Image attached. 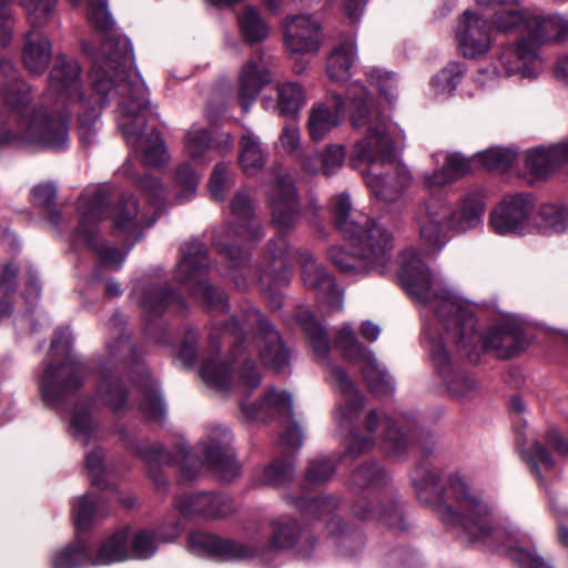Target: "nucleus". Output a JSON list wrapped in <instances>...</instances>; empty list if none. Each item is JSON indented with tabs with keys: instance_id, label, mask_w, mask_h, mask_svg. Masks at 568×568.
Returning a JSON list of instances; mask_svg holds the SVG:
<instances>
[{
	"instance_id": "f257e3e1",
	"label": "nucleus",
	"mask_w": 568,
	"mask_h": 568,
	"mask_svg": "<svg viewBox=\"0 0 568 568\" xmlns=\"http://www.w3.org/2000/svg\"><path fill=\"white\" fill-rule=\"evenodd\" d=\"M100 55L92 57L90 79L93 93L85 95L81 69L73 59L59 55L50 71L47 100L54 105H33L29 85L22 81L11 60H0V94L7 112L0 120V146L61 149L68 141L67 119L77 112L81 139H89L101 109L119 90L118 128L132 150L122 172L140 185L142 168V101L139 83H133L130 68L133 51L129 39L108 34L101 43Z\"/></svg>"
},
{
	"instance_id": "f03ea898",
	"label": "nucleus",
	"mask_w": 568,
	"mask_h": 568,
	"mask_svg": "<svg viewBox=\"0 0 568 568\" xmlns=\"http://www.w3.org/2000/svg\"><path fill=\"white\" fill-rule=\"evenodd\" d=\"M398 278L405 291L423 306V331L428 339L433 362L455 396H466L475 389L476 381L452 367L447 353L449 345H456L470 358L480 349L491 351L500 358H509L525 348L523 327L510 318L477 335L469 305L444 286L415 248H407L399 255Z\"/></svg>"
},
{
	"instance_id": "7ed1b4c3",
	"label": "nucleus",
	"mask_w": 568,
	"mask_h": 568,
	"mask_svg": "<svg viewBox=\"0 0 568 568\" xmlns=\"http://www.w3.org/2000/svg\"><path fill=\"white\" fill-rule=\"evenodd\" d=\"M210 337L212 343L221 337L232 345V368L216 354L209 355L200 369L201 378L209 387L224 392L234 386L241 396V414L247 422L292 416V397L284 390L271 387L256 400L250 402L246 398L261 383V375L252 359L253 354L276 372H283L288 364V351L278 332L264 315L250 306L242 312L241 321L232 318L221 328L219 335L212 333Z\"/></svg>"
},
{
	"instance_id": "20e7f679",
	"label": "nucleus",
	"mask_w": 568,
	"mask_h": 568,
	"mask_svg": "<svg viewBox=\"0 0 568 568\" xmlns=\"http://www.w3.org/2000/svg\"><path fill=\"white\" fill-rule=\"evenodd\" d=\"M410 479L418 499L433 505L442 523L459 528L469 541L506 545L511 559L520 568H552L536 550H526L517 545V531L496 527L491 507L460 477L450 476L448 485L444 486L437 471L418 466Z\"/></svg>"
},
{
	"instance_id": "39448f33",
	"label": "nucleus",
	"mask_w": 568,
	"mask_h": 568,
	"mask_svg": "<svg viewBox=\"0 0 568 568\" xmlns=\"http://www.w3.org/2000/svg\"><path fill=\"white\" fill-rule=\"evenodd\" d=\"M346 99L351 109L353 128L364 130V135L353 146L349 163L357 168L367 165L364 174L366 185L386 202L395 201L410 184L412 175L404 166H396L393 173L378 172L393 162V140L389 126L379 112L372 108L369 93L359 82L349 84Z\"/></svg>"
},
{
	"instance_id": "423d86ee",
	"label": "nucleus",
	"mask_w": 568,
	"mask_h": 568,
	"mask_svg": "<svg viewBox=\"0 0 568 568\" xmlns=\"http://www.w3.org/2000/svg\"><path fill=\"white\" fill-rule=\"evenodd\" d=\"M331 209L335 226L347 242L346 247L332 246L328 250L331 262L348 276L362 275L373 268L383 271L392 258V234L365 215L351 219L352 204L345 193L332 199Z\"/></svg>"
},
{
	"instance_id": "0eeeda50",
	"label": "nucleus",
	"mask_w": 568,
	"mask_h": 568,
	"mask_svg": "<svg viewBox=\"0 0 568 568\" xmlns=\"http://www.w3.org/2000/svg\"><path fill=\"white\" fill-rule=\"evenodd\" d=\"M484 212L485 203L479 194L465 195L457 206L442 196L423 200L417 205L415 221L425 252L430 254L440 250L450 232L463 233L477 227Z\"/></svg>"
},
{
	"instance_id": "6e6552de",
	"label": "nucleus",
	"mask_w": 568,
	"mask_h": 568,
	"mask_svg": "<svg viewBox=\"0 0 568 568\" xmlns=\"http://www.w3.org/2000/svg\"><path fill=\"white\" fill-rule=\"evenodd\" d=\"M234 224L213 232V244L230 264L232 280L239 290H245L256 281L257 271L247 264L248 254L237 247V240L251 242L262 236L252 195L239 190L230 202Z\"/></svg>"
},
{
	"instance_id": "1a4fd4ad",
	"label": "nucleus",
	"mask_w": 568,
	"mask_h": 568,
	"mask_svg": "<svg viewBox=\"0 0 568 568\" xmlns=\"http://www.w3.org/2000/svg\"><path fill=\"white\" fill-rule=\"evenodd\" d=\"M70 347L69 328L57 329L51 342V358L39 378L42 402L49 407L58 406L68 394L81 386L83 366L71 355Z\"/></svg>"
},
{
	"instance_id": "9d476101",
	"label": "nucleus",
	"mask_w": 568,
	"mask_h": 568,
	"mask_svg": "<svg viewBox=\"0 0 568 568\" xmlns=\"http://www.w3.org/2000/svg\"><path fill=\"white\" fill-rule=\"evenodd\" d=\"M180 253L181 257L175 268L176 281L207 307L224 312L227 308L224 292L211 285L205 278L210 267L205 245L199 240H191L181 246Z\"/></svg>"
},
{
	"instance_id": "9b49d317",
	"label": "nucleus",
	"mask_w": 568,
	"mask_h": 568,
	"mask_svg": "<svg viewBox=\"0 0 568 568\" xmlns=\"http://www.w3.org/2000/svg\"><path fill=\"white\" fill-rule=\"evenodd\" d=\"M78 205L80 221L73 235L74 244L90 248L105 265L118 268L125 254L102 243L98 225L110 213L106 193L100 189L85 192L80 196Z\"/></svg>"
},
{
	"instance_id": "f8f14e48",
	"label": "nucleus",
	"mask_w": 568,
	"mask_h": 568,
	"mask_svg": "<svg viewBox=\"0 0 568 568\" xmlns=\"http://www.w3.org/2000/svg\"><path fill=\"white\" fill-rule=\"evenodd\" d=\"M334 345L349 362L361 365L363 376L375 394L387 395L393 392L392 376L379 366L371 351L358 342L351 326L345 325L338 331Z\"/></svg>"
},
{
	"instance_id": "ddd939ff",
	"label": "nucleus",
	"mask_w": 568,
	"mask_h": 568,
	"mask_svg": "<svg viewBox=\"0 0 568 568\" xmlns=\"http://www.w3.org/2000/svg\"><path fill=\"white\" fill-rule=\"evenodd\" d=\"M283 43L291 55L317 53L323 42V26L312 14H287L282 20Z\"/></svg>"
},
{
	"instance_id": "4468645a",
	"label": "nucleus",
	"mask_w": 568,
	"mask_h": 568,
	"mask_svg": "<svg viewBox=\"0 0 568 568\" xmlns=\"http://www.w3.org/2000/svg\"><path fill=\"white\" fill-rule=\"evenodd\" d=\"M142 552V529L136 526H123L106 536L93 551V566H108L130 559H139Z\"/></svg>"
},
{
	"instance_id": "2eb2a0df",
	"label": "nucleus",
	"mask_w": 568,
	"mask_h": 568,
	"mask_svg": "<svg viewBox=\"0 0 568 568\" xmlns=\"http://www.w3.org/2000/svg\"><path fill=\"white\" fill-rule=\"evenodd\" d=\"M268 196L275 230L282 234L292 231L300 220V203L292 179L281 166L275 171V185Z\"/></svg>"
},
{
	"instance_id": "dca6fc26",
	"label": "nucleus",
	"mask_w": 568,
	"mask_h": 568,
	"mask_svg": "<svg viewBox=\"0 0 568 568\" xmlns=\"http://www.w3.org/2000/svg\"><path fill=\"white\" fill-rule=\"evenodd\" d=\"M297 261L301 266V277L304 286L314 292L317 300L326 304L332 311L342 310V293L335 283L334 276L325 266L308 251L298 252Z\"/></svg>"
},
{
	"instance_id": "f3484780",
	"label": "nucleus",
	"mask_w": 568,
	"mask_h": 568,
	"mask_svg": "<svg viewBox=\"0 0 568 568\" xmlns=\"http://www.w3.org/2000/svg\"><path fill=\"white\" fill-rule=\"evenodd\" d=\"M233 435L226 427H215L207 442L200 443L199 452L210 469L223 480L231 481L241 474V466L231 447Z\"/></svg>"
},
{
	"instance_id": "a211bd4d",
	"label": "nucleus",
	"mask_w": 568,
	"mask_h": 568,
	"mask_svg": "<svg viewBox=\"0 0 568 568\" xmlns=\"http://www.w3.org/2000/svg\"><path fill=\"white\" fill-rule=\"evenodd\" d=\"M534 212V201L529 195L506 196L489 214V225L499 235L521 234Z\"/></svg>"
},
{
	"instance_id": "6ab92c4d",
	"label": "nucleus",
	"mask_w": 568,
	"mask_h": 568,
	"mask_svg": "<svg viewBox=\"0 0 568 568\" xmlns=\"http://www.w3.org/2000/svg\"><path fill=\"white\" fill-rule=\"evenodd\" d=\"M498 62L505 75L519 74L534 79L544 71L542 60L527 36H519L514 44L504 45L498 54Z\"/></svg>"
},
{
	"instance_id": "aec40b11",
	"label": "nucleus",
	"mask_w": 568,
	"mask_h": 568,
	"mask_svg": "<svg viewBox=\"0 0 568 568\" xmlns=\"http://www.w3.org/2000/svg\"><path fill=\"white\" fill-rule=\"evenodd\" d=\"M491 24L481 14L467 10L456 28L458 49L465 58L475 59L491 47Z\"/></svg>"
},
{
	"instance_id": "412c9836",
	"label": "nucleus",
	"mask_w": 568,
	"mask_h": 568,
	"mask_svg": "<svg viewBox=\"0 0 568 568\" xmlns=\"http://www.w3.org/2000/svg\"><path fill=\"white\" fill-rule=\"evenodd\" d=\"M187 549L195 556L212 557L220 560H240L253 558L257 549L215 535L194 531L187 539Z\"/></svg>"
},
{
	"instance_id": "4be33fe9",
	"label": "nucleus",
	"mask_w": 568,
	"mask_h": 568,
	"mask_svg": "<svg viewBox=\"0 0 568 568\" xmlns=\"http://www.w3.org/2000/svg\"><path fill=\"white\" fill-rule=\"evenodd\" d=\"M180 298L174 291L164 288L150 290L144 292V345L153 344L156 346L170 344L164 326L161 322H153L163 312V310L174 301Z\"/></svg>"
},
{
	"instance_id": "5701e85b",
	"label": "nucleus",
	"mask_w": 568,
	"mask_h": 568,
	"mask_svg": "<svg viewBox=\"0 0 568 568\" xmlns=\"http://www.w3.org/2000/svg\"><path fill=\"white\" fill-rule=\"evenodd\" d=\"M358 61V45L355 36H342L327 54L325 73L332 82L344 83L353 77Z\"/></svg>"
},
{
	"instance_id": "b1692460",
	"label": "nucleus",
	"mask_w": 568,
	"mask_h": 568,
	"mask_svg": "<svg viewBox=\"0 0 568 568\" xmlns=\"http://www.w3.org/2000/svg\"><path fill=\"white\" fill-rule=\"evenodd\" d=\"M176 507L184 516L202 515L207 518H222L234 510L229 497L211 493L184 494L178 499Z\"/></svg>"
},
{
	"instance_id": "393cba45",
	"label": "nucleus",
	"mask_w": 568,
	"mask_h": 568,
	"mask_svg": "<svg viewBox=\"0 0 568 568\" xmlns=\"http://www.w3.org/2000/svg\"><path fill=\"white\" fill-rule=\"evenodd\" d=\"M270 63L260 52L257 60H248L239 75V99L244 111H248L251 103L260 91L271 82Z\"/></svg>"
},
{
	"instance_id": "a878e982",
	"label": "nucleus",
	"mask_w": 568,
	"mask_h": 568,
	"mask_svg": "<svg viewBox=\"0 0 568 568\" xmlns=\"http://www.w3.org/2000/svg\"><path fill=\"white\" fill-rule=\"evenodd\" d=\"M345 102L339 93L329 94L325 102L314 105L308 116V132L313 140H322L338 126L344 115Z\"/></svg>"
},
{
	"instance_id": "bb28decb",
	"label": "nucleus",
	"mask_w": 568,
	"mask_h": 568,
	"mask_svg": "<svg viewBox=\"0 0 568 568\" xmlns=\"http://www.w3.org/2000/svg\"><path fill=\"white\" fill-rule=\"evenodd\" d=\"M329 378L334 387L343 395L345 405L339 406L335 414V419L341 426H349L357 416V410L362 406V395L346 372L328 362L325 363Z\"/></svg>"
},
{
	"instance_id": "cd10ccee",
	"label": "nucleus",
	"mask_w": 568,
	"mask_h": 568,
	"mask_svg": "<svg viewBox=\"0 0 568 568\" xmlns=\"http://www.w3.org/2000/svg\"><path fill=\"white\" fill-rule=\"evenodd\" d=\"M54 6L52 7L48 20L42 24H33L28 18L32 30L27 33L26 43L22 52V60L26 69L33 74H41L49 65L52 57V48L49 39L39 32L37 29L45 26L52 14Z\"/></svg>"
},
{
	"instance_id": "c85d7f7f",
	"label": "nucleus",
	"mask_w": 568,
	"mask_h": 568,
	"mask_svg": "<svg viewBox=\"0 0 568 568\" xmlns=\"http://www.w3.org/2000/svg\"><path fill=\"white\" fill-rule=\"evenodd\" d=\"M568 161V141L549 148H537L527 152L526 166L530 173L542 179Z\"/></svg>"
},
{
	"instance_id": "c756f323",
	"label": "nucleus",
	"mask_w": 568,
	"mask_h": 568,
	"mask_svg": "<svg viewBox=\"0 0 568 568\" xmlns=\"http://www.w3.org/2000/svg\"><path fill=\"white\" fill-rule=\"evenodd\" d=\"M528 38L537 50L544 43L564 41L568 38V21L559 14L541 16L532 13Z\"/></svg>"
},
{
	"instance_id": "7c9ffc66",
	"label": "nucleus",
	"mask_w": 568,
	"mask_h": 568,
	"mask_svg": "<svg viewBox=\"0 0 568 568\" xmlns=\"http://www.w3.org/2000/svg\"><path fill=\"white\" fill-rule=\"evenodd\" d=\"M379 424L384 427L383 450L390 457L400 458L408 447L406 435L397 427L396 422L377 410H371L365 419L366 429L374 432Z\"/></svg>"
},
{
	"instance_id": "2f4dec72",
	"label": "nucleus",
	"mask_w": 568,
	"mask_h": 568,
	"mask_svg": "<svg viewBox=\"0 0 568 568\" xmlns=\"http://www.w3.org/2000/svg\"><path fill=\"white\" fill-rule=\"evenodd\" d=\"M473 166H476L474 158L466 159L460 153H450L443 169L423 174V185L427 190L446 186L468 173Z\"/></svg>"
},
{
	"instance_id": "473e14b6",
	"label": "nucleus",
	"mask_w": 568,
	"mask_h": 568,
	"mask_svg": "<svg viewBox=\"0 0 568 568\" xmlns=\"http://www.w3.org/2000/svg\"><path fill=\"white\" fill-rule=\"evenodd\" d=\"M352 511L362 520H377L389 527L403 528L402 511L393 497L387 506H377L374 500L361 498L354 504Z\"/></svg>"
},
{
	"instance_id": "72a5a7b5",
	"label": "nucleus",
	"mask_w": 568,
	"mask_h": 568,
	"mask_svg": "<svg viewBox=\"0 0 568 568\" xmlns=\"http://www.w3.org/2000/svg\"><path fill=\"white\" fill-rule=\"evenodd\" d=\"M72 514L75 527L87 530L109 514V506L102 497L87 494L73 499Z\"/></svg>"
},
{
	"instance_id": "f704fd0d",
	"label": "nucleus",
	"mask_w": 568,
	"mask_h": 568,
	"mask_svg": "<svg viewBox=\"0 0 568 568\" xmlns=\"http://www.w3.org/2000/svg\"><path fill=\"white\" fill-rule=\"evenodd\" d=\"M93 566L91 546L88 541H74L55 549L50 556L51 568H85Z\"/></svg>"
},
{
	"instance_id": "c9c22d12",
	"label": "nucleus",
	"mask_w": 568,
	"mask_h": 568,
	"mask_svg": "<svg viewBox=\"0 0 568 568\" xmlns=\"http://www.w3.org/2000/svg\"><path fill=\"white\" fill-rule=\"evenodd\" d=\"M518 6H504L493 16V26L498 32H519V36H528L532 12L520 10Z\"/></svg>"
},
{
	"instance_id": "e433bc0d",
	"label": "nucleus",
	"mask_w": 568,
	"mask_h": 568,
	"mask_svg": "<svg viewBox=\"0 0 568 568\" xmlns=\"http://www.w3.org/2000/svg\"><path fill=\"white\" fill-rule=\"evenodd\" d=\"M98 399L113 412L128 405L129 387L115 376L103 374L97 385Z\"/></svg>"
},
{
	"instance_id": "4c0bfd02",
	"label": "nucleus",
	"mask_w": 568,
	"mask_h": 568,
	"mask_svg": "<svg viewBox=\"0 0 568 568\" xmlns=\"http://www.w3.org/2000/svg\"><path fill=\"white\" fill-rule=\"evenodd\" d=\"M539 233L550 235L568 230V207L562 204H544L535 220Z\"/></svg>"
},
{
	"instance_id": "58836bf2",
	"label": "nucleus",
	"mask_w": 568,
	"mask_h": 568,
	"mask_svg": "<svg viewBox=\"0 0 568 568\" xmlns=\"http://www.w3.org/2000/svg\"><path fill=\"white\" fill-rule=\"evenodd\" d=\"M237 22L242 37L251 44L264 41L270 34L267 23L252 6H245L241 10Z\"/></svg>"
},
{
	"instance_id": "ea45409f",
	"label": "nucleus",
	"mask_w": 568,
	"mask_h": 568,
	"mask_svg": "<svg viewBox=\"0 0 568 568\" xmlns=\"http://www.w3.org/2000/svg\"><path fill=\"white\" fill-rule=\"evenodd\" d=\"M276 110L278 114L286 118H294L306 102L305 91L297 82H285L276 88Z\"/></svg>"
},
{
	"instance_id": "a19ab883",
	"label": "nucleus",
	"mask_w": 568,
	"mask_h": 568,
	"mask_svg": "<svg viewBox=\"0 0 568 568\" xmlns=\"http://www.w3.org/2000/svg\"><path fill=\"white\" fill-rule=\"evenodd\" d=\"M240 165L248 174H255L264 164V154L260 139L251 131H246L240 140Z\"/></svg>"
},
{
	"instance_id": "79ce46f5",
	"label": "nucleus",
	"mask_w": 568,
	"mask_h": 568,
	"mask_svg": "<svg viewBox=\"0 0 568 568\" xmlns=\"http://www.w3.org/2000/svg\"><path fill=\"white\" fill-rule=\"evenodd\" d=\"M390 483L389 475L376 463H365L351 478V484L361 489H381Z\"/></svg>"
},
{
	"instance_id": "37998d69",
	"label": "nucleus",
	"mask_w": 568,
	"mask_h": 568,
	"mask_svg": "<svg viewBox=\"0 0 568 568\" xmlns=\"http://www.w3.org/2000/svg\"><path fill=\"white\" fill-rule=\"evenodd\" d=\"M298 322L308 338L314 355L317 359L325 361L329 351V342L323 327L308 311L298 314Z\"/></svg>"
},
{
	"instance_id": "c03bdc74",
	"label": "nucleus",
	"mask_w": 568,
	"mask_h": 568,
	"mask_svg": "<svg viewBox=\"0 0 568 568\" xmlns=\"http://www.w3.org/2000/svg\"><path fill=\"white\" fill-rule=\"evenodd\" d=\"M144 206L148 205L152 217L150 221H146L144 217V227L151 226L154 224L156 219L164 212L165 210V190L158 176H146L144 174Z\"/></svg>"
},
{
	"instance_id": "a18cd8bd",
	"label": "nucleus",
	"mask_w": 568,
	"mask_h": 568,
	"mask_svg": "<svg viewBox=\"0 0 568 568\" xmlns=\"http://www.w3.org/2000/svg\"><path fill=\"white\" fill-rule=\"evenodd\" d=\"M170 154L165 141L158 129L144 133V168H163L170 162Z\"/></svg>"
},
{
	"instance_id": "49530a36",
	"label": "nucleus",
	"mask_w": 568,
	"mask_h": 568,
	"mask_svg": "<svg viewBox=\"0 0 568 568\" xmlns=\"http://www.w3.org/2000/svg\"><path fill=\"white\" fill-rule=\"evenodd\" d=\"M166 408L155 379L144 372V422L162 423Z\"/></svg>"
},
{
	"instance_id": "de8ad7c7",
	"label": "nucleus",
	"mask_w": 568,
	"mask_h": 568,
	"mask_svg": "<svg viewBox=\"0 0 568 568\" xmlns=\"http://www.w3.org/2000/svg\"><path fill=\"white\" fill-rule=\"evenodd\" d=\"M463 73L464 69L460 63H448L432 78L430 88L433 93L436 97L449 95L456 89Z\"/></svg>"
},
{
	"instance_id": "09e8293b",
	"label": "nucleus",
	"mask_w": 568,
	"mask_h": 568,
	"mask_svg": "<svg viewBox=\"0 0 568 568\" xmlns=\"http://www.w3.org/2000/svg\"><path fill=\"white\" fill-rule=\"evenodd\" d=\"M301 537V530L296 520L281 518L274 523L270 547L276 550L291 548L295 546Z\"/></svg>"
},
{
	"instance_id": "8fccbe9b",
	"label": "nucleus",
	"mask_w": 568,
	"mask_h": 568,
	"mask_svg": "<svg viewBox=\"0 0 568 568\" xmlns=\"http://www.w3.org/2000/svg\"><path fill=\"white\" fill-rule=\"evenodd\" d=\"M235 184V173L225 163H217L209 180V192L214 201H224Z\"/></svg>"
},
{
	"instance_id": "3c124183",
	"label": "nucleus",
	"mask_w": 568,
	"mask_h": 568,
	"mask_svg": "<svg viewBox=\"0 0 568 568\" xmlns=\"http://www.w3.org/2000/svg\"><path fill=\"white\" fill-rule=\"evenodd\" d=\"M516 159V153L501 148H491L477 153L474 161L477 165H481L487 170H507L513 165Z\"/></svg>"
},
{
	"instance_id": "603ef678",
	"label": "nucleus",
	"mask_w": 568,
	"mask_h": 568,
	"mask_svg": "<svg viewBox=\"0 0 568 568\" xmlns=\"http://www.w3.org/2000/svg\"><path fill=\"white\" fill-rule=\"evenodd\" d=\"M69 430L74 438L83 443H87L94 434L95 427L84 404L75 405L70 419Z\"/></svg>"
},
{
	"instance_id": "864d4df0",
	"label": "nucleus",
	"mask_w": 568,
	"mask_h": 568,
	"mask_svg": "<svg viewBox=\"0 0 568 568\" xmlns=\"http://www.w3.org/2000/svg\"><path fill=\"white\" fill-rule=\"evenodd\" d=\"M211 146V135L204 129L190 130L184 139L186 154L195 162L205 161V152Z\"/></svg>"
},
{
	"instance_id": "5fc2aeb1",
	"label": "nucleus",
	"mask_w": 568,
	"mask_h": 568,
	"mask_svg": "<svg viewBox=\"0 0 568 568\" xmlns=\"http://www.w3.org/2000/svg\"><path fill=\"white\" fill-rule=\"evenodd\" d=\"M175 179L180 187L179 201H189L196 192L199 175L189 163H182L176 170Z\"/></svg>"
},
{
	"instance_id": "6e6d98bb",
	"label": "nucleus",
	"mask_w": 568,
	"mask_h": 568,
	"mask_svg": "<svg viewBox=\"0 0 568 568\" xmlns=\"http://www.w3.org/2000/svg\"><path fill=\"white\" fill-rule=\"evenodd\" d=\"M87 2V16L90 22L99 30H111L114 21L108 7V0H88Z\"/></svg>"
},
{
	"instance_id": "4d7b16f0",
	"label": "nucleus",
	"mask_w": 568,
	"mask_h": 568,
	"mask_svg": "<svg viewBox=\"0 0 568 568\" xmlns=\"http://www.w3.org/2000/svg\"><path fill=\"white\" fill-rule=\"evenodd\" d=\"M336 457H321L313 459L305 474V478L311 484H322L328 480L335 471Z\"/></svg>"
},
{
	"instance_id": "13d9d810",
	"label": "nucleus",
	"mask_w": 568,
	"mask_h": 568,
	"mask_svg": "<svg viewBox=\"0 0 568 568\" xmlns=\"http://www.w3.org/2000/svg\"><path fill=\"white\" fill-rule=\"evenodd\" d=\"M366 77L387 101L392 102L395 99L396 79L393 73L372 68L367 70Z\"/></svg>"
},
{
	"instance_id": "bf43d9fd",
	"label": "nucleus",
	"mask_w": 568,
	"mask_h": 568,
	"mask_svg": "<svg viewBox=\"0 0 568 568\" xmlns=\"http://www.w3.org/2000/svg\"><path fill=\"white\" fill-rule=\"evenodd\" d=\"M338 505L333 496H317L302 505V511L313 518L329 517Z\"/></svg>"
},
{
	"instance_id": "052dcab7",
	"label": "nucleus",
	"mask_w": 568,
	"mask_h": 568,
	"mask_svg": "<svg viewBox=\"0 0 568 568\" xmlns=\"http://www.w3.org/2000/svg\"><path fill=\"white\" fill-rule=\"evenodd\" d=\"M108 352L111 357L122 355L129 358V362L134 365L136 373L140 369V361L138 351L132 346L130 338L126 334H121L114 343L108 344ZM139 379V374L132 378V383Z\"/></svg>"
},
{
	"instance_id": "680f3d73",
	"label": "nucleus",
	"mask_w": 568,
	"mask_h": 568,
	"mask_svg": "<svg viewBox=\"0 0 568 568\" xmlns=\"http://www.w3.org/2000/svg\"><path fill=\"white\" fill-rule=\"evenodd\" d=\"M138 212V201L132 197L125 200L123 206L119 207L113 215L114 227L121 232L129 233L135 225Z\"/></svg>"
},
{
	"instance_id": "e2e57ef3",
	"label": "nucleus",
	"mask_w": 568,
	"mask_h": 568,
	"mask_svg": "<svg viewBox=\"0 0 568 568\" xmlns=\"http://www.w3.org/2000/svg\"><path fill=\"white\" fill-rule=\"evenodd\" d=\"M345 156L346 149L344 145L334 144L327 146L320 158L323 173L327 176L334 174L339 168H342Z\"/></svg>"
},
{
	"instance_id": "0e129e2a",
	"label": "nucleus",
	"mask_w": 568,
	"mask_h": 568,
	"mask_svg": "<svg viewBox=\"0 0 568 568\" xmlns=\"http://www.w3.org/2000/svg\"><path fill=\"white\" fill-rule=\"evenodd\" d=\"M292 476L288 465L274 463L266 467L256 478L260 485L278 486L284 484Z\"/></svg>"
},
{
	"instance_id": "69168bd1",
	"label": "nucleus",
	"mask_w": 568,
	"mask_h": 568,
	"mask_svg": "<svg viewBox=\"0 0 568 568\" xmlns=\"http://www.w3.org/2000/svg\"><path fill=\"white\" fill-rule=\"evenodd\" d=\"M33 24H42L48 20L49 13L57 0H20Z\"/></svg>"
},
{
	"instance_id": "338daca9",
	"label": "nucleus",
	"mask_w": 568,
	"mask_h": 568,
	"mask_svg": "<svg viewBox=\"0 0 568 568\" xmlns=\"http://www.w3.org/2000/svg\"><path fill=\"white\" fill-rule=\"evenodd\" d=\"M258 280L264 293L272 300L271 305L273 307H278L281 305V296L275 291H273L272 285L274 284L275 287H278L281 285L287 284L288 277L285 275H276L273 271H263L258 274Z\"/></svg>"
},
{
	"instance_id": "774afa93",
	"label": "nucleus",
	"mask_w": 568,
	"mask_h": 568,
	"mask_svg": "<svg viewBox=\"0 0 568 568\" xmlns=\"http://www.w3.org/2000/svg\"><path fill=\"white\" fill-rule=\"evenodd\" d=\"M525 455L540 480V466L545 469H551L554 466L552 457L540 443H535L529 452H525Z\"/></svg>"
}]
</instances>
